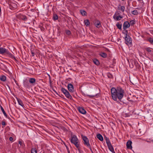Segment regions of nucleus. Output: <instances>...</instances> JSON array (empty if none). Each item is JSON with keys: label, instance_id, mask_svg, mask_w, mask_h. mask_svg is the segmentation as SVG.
<instances>
[{"label": "nucleus", "instance_id": "1", "mask_svg": "<svg viewBox=\"0 0 153 153\" xmlns=\"http://www.w3.org/2000/svg\"><path fill=\"white\" fill-rule=\"evenodd\" d=\"M111 96L113 99L116 101L117 98L119 100L121 99L123 97L125 91L121 87H117L116 88H112L111 90Z\"/></svg>", "mask_w": 153, "mask_h": 153}, {"label": "nucleus", "instance_id": "2", "mask_svg": "<svg viewBox=\"0 0 153 153\" xmlns=\"http://www.w3.org/2000/svg\"><path fill=\"white\" fill-rule=\"evenodd\" d=\"M72 143H73L78 149V150H80V147H79V143L78 140L75 135H73L71 137V140Z\"/></svg>", "mask_w": 153, "mask_h": 153}, {"label": "nucleus", "instance_id": "3", "mask_svg": "<svg viewBox=\"0 0 153 153\" xmlns=\"http://www.w3.org/2000/svg\"><path fill=\"white\" fill-rule=\"evenodd\" d=\"M0 54H6L8 55L10 57L16 59L15 57L11 53L9 52L8 50L2 47H0Z\"/></svg>", "mask_w": 153, "mask_h": 153}, {"label": "nucleus", "instance_id": "4", "mask_svg": "<svg viewBox=\"0 0 153 153\" xmlns=\"http://www.w3.org/2000/svg\"><path fill=\"white\" fill-rule=\"evenodd\" d=\"M81 137L83 141V143L84 145L88 147L92 152V151L91 146L90 144L89 140L88 138L86 136H84L82 135H81Z\"/></svg>", "mask_w": 153, "mask_h": 153}, {"label": "nucleus", "instance_id": "5", "mask_svg": "<svg viewBox=\"0 0 153 153\" xmlns=\"http://www.w3.org/2000/svg\"><path fill=\"white\" fill-rule=\"evenodd\" d=\"M104 139L105 140L106 143L110 151L113 153H115L114 151L113 147L111 143L109 138L107 137H104Z\"/></svg>", "mask_w": 153, "mask_h": 153}, {"label": "nucleus", "instance_id": "6", "mask_svg": "<svg viewBox=\"0 0 153 153\" xmlns=\"http://www.w3.org/2000/svg\"><path fill=\"white\" fill-rule=\"evenodd\" d=\"M61 90L67 98L71 100H73L72 97L71 96L69 92L67 90L63 88H61Z\"/></svg>", "mask_w": 153, "mask_h": 153}, {"label": "nucleus", "instance_id": "7", "mask_svg": "<svg viewBox=\"0 0 153 153\" xmlns=\"http://www.w3.org/2000/svg\"><path fill=\"white\" fill-rule=\"evenodd\" d=\"M125 43L128 45H132V40L131 38L129 36H125Z\"/></svg>", "mask_w": 153, "mask_h": 153}, {"label": "nucleus", "instance_id": "8", "mask_svg": "<svg viewBox=\"0 0 153 153\" xmlns=\"http://www.w3.org/2000/svg\"><path fill=\"white\" fill-rule=\"evenodd\" d=\"M68 88L69 91L71 92H73L74 91V89L73 85L69 83L68 85Z\"/></svg>", "mask_w": 153, "mask_h": 153}, {"label": "nucleus", "instance_id": "9", "mask_svg": "<svg viewBox=\"0 0 153 153\" xmlns=\"http://www.w3.org/2000/svg\"><path fill=\"white\" fill-rule=\"evenodd\" d=\"M130 26L129 23L128 21H126L123 24V29L124 30H125L127 28L129 27Z\"/></svg>", "mask_w": 153, "mask_h": 153}, {"label": "nucleus", "instance_id": "10", "mask_svg": "<svg viewBox=\"0 0 153 153\" xmlns=\"http://www.w3.org/2000/svg\"><path fill=\"white\" fill-rule=\"evenodd\" d=\"M132 142L131 140H128L127 143H126V147L128 149H131L132 148V146H131V144Z\"/></svg>", "mask_w": 153, "mask_h": 153}, {"label": "nucleus", "instance_id": "11", "mask_svg": "<svg viewBox=\"0 0 153 153\" xmlns=\"http://www.w3.org/2000/svg\"><path fill=\"white\" fill-rule=\"evenodd\" d=\"M78 109L81 113L84 114H86V111L83 108L79 107L78 108Z\"/></svg>", "mask_w": 153, "mask_h": 153}, {"label": "nucleus", "instance_id": "12", "mask_svg": "<svg viewBox=\"0 0 153 153\" xmlns=\"http://www.w3.org/2000/svg\"><path fill=\"white\" fill-rule=\"evenodd\" d=\"M118 10H121L123 13L125 11V7L124 6H121L119 4L117 8Z\"/></svg>", "mask_w": 153, "mask_h": 153}, {"label": "nucleus", "instance_id": "13", "mask_svg": "<svg viewBox=\"0 0 153 153\" xmlns=\"http://www.w3.org/2000/svg\"><path fill=\"white\" fill-rule=\"evenodd\" d=\"M94 25L98 28H99L101 26L100 22L98 20H97L95 22Z\"/></svg>", "mask_w": 153, "mask_h": 153}, {"label": "nucleus", "instance_id": "14", "mask_svg": "<svg viewBox=\"0 0 153 153\" xmlns=\"http://www.w3.org/2000/svg\"><path fill=\"white\" fill-rule=\"evenodd\" d=\"M134 62H135V60L133 59L130 60L129 66L131 68H133L134 67Z\"/></svg>", "mask_w": 153, "mask_h": 153}, {"label": "nucleus", "instance_id": "15", "mask_svg": "<svg viewBox=\"0 0 153 153\" xmlns=\"http://www.w3.org/2000/svg\"><path fill=\"white\" fill-rule=\"evenodd\" d=\"M16 100L18 101V102L19 105L23 107L24 106V105L22 101L20 99H19V98L17 97H16Z\"/></svg>", "mask_w": 153, "mask_h": 153}, {"label": "nucleus", "instance_id": "16", "mask_svg": "<svg viewBox=\"0 0 153 153\" xmlns=\"http://www.w3.org/2000/svg\"><path fill=\"white\" fill-rule=\"evenodd\" d=\"M97 137L100 141H102L103 140V137L100 134H97Z\"/></svg>", "mask_w": 153, "mask_h": 153}, {"label": "nucleus", "instance_id": "17", "mask_svg": "<svg viewBox=\"0 0 153 153\" xmlns=\"http://www.w3.org/2000/svg\"><path fill=\"white\" fill-rule=\"evenodd\" d=\"M93 62L94 63L97 65H98L100 64V62L99 60L96 59H93Z\"/></svg>", "mask_w": 153, "mask_h": 153}, {"label": "nucleus", "instance_id": "18", "mask_svg": "<svg viewBox=\"0 0 153 153\" xmlns=\"http://www.w3.org/2000/svg\"><path fill=\"white\" fill-rule=\"evenodd\" d=\"M145 50L146 51H147L150 53L151 54H153V51H152L151 50L150 48H145Z\"/></svg>", "mask_w": 153, "mask_h": 153}, {"label": "nucleus", "instance_id": "19", "mask_svg": "<svg viewBox=\"0 0 153 153\" xmlns=\"http://www.w3.org/2000/svg\"><path fill=\"white\" fill-rule=\"evenodd\" d=\"M80 13L83 16H86L87 15V13L86 12L83 10H81L80 11Z\"/></svg>", "mask_w": 153, "mask_h": 153}, {"label": "nucleus", "instance_id": "20", "mask_svg": "<svg viewBox=\"0 0 153 153\" xmlns=\"http://www.w3.org/2000/svg\"><path fill=\"white\" fill-rule=\"evenodd\" d=\"M134 63V66L136 67V69H139L140 68L139 64L135 60Z\"/></svg>", "mask_w": 153, "mask_h": 153}, {"label": "nucleus", "instance_id": "21", "mask_svg": "<svg viewBox=\"0 0 153 153\" xmlns=\"http://www.w3.org/2000/svg\"><path fill=\"white\" fill-rule=\"evenodd\" d=\"M0 80L2 81H5L6 80V77L4 75L0 76Z\"/></svg>", "mask_w": 153, "mask_h": 153}, {"label": "nucleus", "instance_id": "22", "mask_svg": "<svg viewBox=\"0 0 153 153\" xmlns=\"http://www.w3.org/2000/svg\"><path fill=\"white\" fill-rule=\"evenodd\" d=\"M0 108H1V111H2L3 114H4V115L6 117H7V115L6 113L5 112V111H4V109H3V108L1 105L0 106Z\"/></svg>", "mask_w": 153, "mask_h": 153}, {"label": "nucleus", "instance_id": "23", "mask_svg": "<svg viewBox=\"0 0 153 153\" xmlns=\"http://www.w3.org/2000/svg\"><path fill=\"white\" fill-rule=\"evenodd\" d=\"M100 55L103 58H106L107 57V54L105 53L102 52L100 54Z\"/></svg>", "mask_w": 153, "mask_h": 153}, {"label": "nucleus", "instance_id": "24", "mask_svg": "<svg viewBox=\"0 0 153 153\" xmlns=\"http://www.w3.org/2000/svg\"><path fill=\"white\" fill-rule=\"evenodd\" d=\"M84 22L86 26H88L90 25V22L88 19H86L84 21Z\"/></svg>", "mask_w": 153, "mask_h": 153}, {"label": "nucleus", "instance_id": "25", "mask_svg": "<svg viewBox=\"0 0 153 153\" xmlns=\"http://www.w3.org/2000/svg\"><path fill=\"white\" fill-rule=\"evenodd\" d=\"M29 82L30 83L33 84L35 83V79L33 78H30L29 80Z\"/></svg>", "mask_w": 153, "mask_h": 153}, {"label": "nucleus", "instance_id": "26", "mask_svg": "<svg viewBox=\"0 0 153 153\" xmlns=\"http://www.w3.org/2000/svg\"><path fill=\"white\" fill-rule=\"evenodd\" d=\"M120 13L118 11H117L115 13V14L114 16H113V18L114 19H116V16H117V15H120Z\"/></svg>", "mask_w": 153, "mask_h": 153}, {"label": "nucleus", "instance_id": "27", "mask_svg": "<svg viewBox=\"0 0 153 153\" xmlns=\"http://www.w3.org/2000/svg\"><path fill=\"white\" fill-rule=\"evenodd\" d=\"M21 19L26 21L27 20V18L25 16H22L21 17Z\"/></svg>", "mask_w": 153, "mask_h": 153}, {"label": "nucleus", "instance_id": "28", "mask_svg": "<svg viewBox=\"0 0 153 153\" xmlns=\"http://www.w3.org/2000/svg\"><path fill=\"white\" fill-rule=\"evenodd\" d=\"M131 13L134 15H137L138 14L137 11L136 10H134L133 11H132Z\"/></svg>", "mask_w": 153, "mask_h": 153}, {"label": "nucleus", "instance_id": "29", "mask_svg": "<svg viewBox=\"0 0 153 153\" xmlns=\"http://www.w3.org/2000/svg\"><path fill=\"white\" fill-rule=\"evenodd\" d=\"M58 19V16L56 14H55L53 15V19L54 20H57Z\"/></svg>", "mask_w": 153, "mask_h": 153}, {"label": "nucleus", "instance_id": "30", "mask_svg": "<svg viewBox=\"0 0 153 153\" xmlns=\"http://www.w3.org/2000/svg\"><path fill=\"white\" fill-rule=\"evenodd\" d=\"M123 17L120 15H119L118 16H116V19L117 21L120 20L121 19L123 18Z\"/></svg>", "mask_w": 153, "mask_h": 153}, {"label": "nucleus", "instance_id": "31", "mask_svg": "<svg viewBox=\"0 0 153 153\" xmlns=\"http://www.w3.org/2000/svg\"><path fill=\"white\" fill-rule=\"evenodd\" d=\"M97 95V94H96L95 95H86V96L88 97L89 98H93V97H95Z\"/></svg>", "mask_w": 153, "mask_h": 153}, {"label": "nucleus", "instance_id": "32", "mask_svg": "<svg viewBox=\"0 0 153 153\" xmlns=\"http://www.w3.org/2000/svg\"><path fill=\"white\" fill-rule=\"evenodd\" d=\"M148 41L152 45H153V38H149L148 39Z\"/></svg>", "mask_w": 153, "mask_h": 153}, {"label": "nucleus", "instance_id": "33", "mask_svg": "<svg viewBox=\"0 0 153 153\" xmlns=\"http://www.w3.org/2000/svg\"><path fill=\"white\" fill-rule=\"evenodd\" d=\"M37 151L36 148H33L31 150V153H37Z\"/></svg>", "mask_w": 153, "mask_h": 153}, {"label": "nucleus", "instance_id": "34", "mask_svg": "<svg viewBox=\"0 0 153 153\" xmlns=\"http://www.w3.org/2000/svg\"><path fill=\"white\" fill-rule=\"evenodd\" d=\"M135 23V21L134 20H132L130 21V22L129 24L130 25H133Z\"/></svg>", "mask_w": 153, "mask_h": 153}, {"label": "nucleus", "instance_id": "35", "mask_svg": "<svg viewBox=\"0 0 153 153\" xmlns=\"http://www.w3.org/2000/svg\"><path fill=\"white\" fill-rule=\"evenodd\" d=\"M116 26L120 30L121 29L122 25L121 24H120L118 23L116 24Z\"/></svg>", "mask_w": 153, "mask_h": 153}, {"label": "nucleus", "instance_id": "36", "mask_svg": "<svg viewBox=\"0 0 153 153\" xmlns=\"http://www.w3.org/2000/svg\"><path fill=\"white\" fill-rule=\"evenodd\" d=\"M107 76L109 78H113V75L110 73H108V74Z\"/></svg>", "mask_w": 153, "mask_h": 153}, {"label": "nucleus", "instance_id": "37", "mask_svg": "<svg viewBox=\"0 0 153 153\" xmlns=\"http://www.w3.org/2000/svg\"><path fill=\"white\" fill-rule=\"evenodd\" d=\"M66 33L67 35H69L71 34V31L68 30H66Z\"/></svg>", "mask_w": 153, "mask_h": 153}, {"label": "nucleus", "instance_id": "38", "mask_svg": "<svg viewBox=\"0 0 153 153\" xmlns=\"http://www.w3.org/2000/svg\"><path fill=\"white\" fill-rule=\"evenodd\" d=\"M125 30V33H126V34H125L126 36H129V35H128V30H126V29Z\"/></svg>", "mask_w": 153, "mask_h": 153}, {"label": "nucleus", "instance_id": "39", "mask_svg": "<svg viewBox=\"0 0 153 153\" xmlns=\"http://www.w3.org/2000/svg\"><path fill=\"white\" fill-rule=\"evenodd\" d=\"M1 125L4 126L6 125V123L5 122L3 121H2L1 122Z\"/></svg>", "mask_w": 153, "mask_h": 153}, {"label": "nucleus", "instance_id": "40", "mask_svg": "<svg viewBox=\"0 0 153 153\" xmlns=\"http://www.w3.org/2000/svg\"><path fill=\"white\" fill-rule=\"evenodd\" d=\"M13 138L12 137H10L9 138V140L10 141H12L13 140Z\"/></svg>", "mask_w": 153, "mask_h": 153}, {"label": "nucleus", "instance_id": "41", "mask_svg": "<svg viewBox=\"0 0 153 153\" xmlns=\"http://www.w3.org/2000/svg\"><path fill=\"white\" fill-rule=\"evenodd\" d=\"M45 146V144H42L41 145V147H42V149L43 148V146Z\"/></svg>", "mask_w": 153, "mask_h": 153}, {"label": "nucleus", "instance_id": "42", "mask_svg": "<svg viewBox=\"0 0 153 153\" xmlns=\"http://www.w3.org/2000/svg\"><path fill=\"white\" fill-rule=\"evenodd\" d=\"M19 144L20 145H22V141H19Z\"/></svg>", "mask_w": 153, "mask_h": 153}, {"label": "nucleus", "instance_id": "43", "mask_svg": "<svg viewBox=\"0 0 153 153\" xmlns=\"http://www.w3.org/2000/svg\"><path fill=\"white\" fill-rule=\"evenodd\" d=\"M31 54H32V56H34L35 55V53L34 52H31Z\"/></svg>", "mask_w": 153, "mask_h": 153}, {"label": "nucleus", "instance_id": "44", "mask_svg": "<svg viewBox=\"0 0 153 153\" xmlns=\"http://www.w3.org/2000/svg\"><path fill=\"white\" fill-rule=\"evenodd\" d=\"M53 91H54V92L56 93L58 95H59V94H58V93L56 91H55V90H53Z\"/></svg>", "mask_w": 153, "mask_h": 153}, {"label": "nucleus", "instance_id": "45", "mask_svg": "<svg viewBox=\"0 0 153 153\" xmlns=\"http://www.w3.org/2000/svg\"><path fill=\"white\" fill-rule=\"evenodd\" d=\"M44 89H42V90H40V91H41V92H42V91H43V92H44V91H44Z\"/></svg>", "mask_w": 153, "mask_h": 153}, {"label": "nucleus", "instance_id": "46", "mask_svg": "<svg viewBox=\"0 0 153 153\" xmlns=\"http://www.w3.org/2000/svg\"><path fill=\"white\" fill-rule=\"evenodd\" d=\"M39 100H42V99H41V98H39Z\"/></svg>", "mask_w": 153, "mask_h": 153}, {"label": "nucleus", "instance_id": "47", "mask_svg": "<svg viewBox=\"0 0 153 153\" xmlns=\"http://www.w3.org/2000/svg\"><path fill=\"white\" fill-rule=\"evenodd\" d=\"M68 153H70L69 150H68Z\"/></svg>", "mask_w": 153, "mask_h": 153}, {"label": "nucleus", "instance_id": "48", "mask_svg": "<svg viewBox=\"0 0 153 153\" xmlns=\"http://www.w3.org/2000/svg\"><path fill=\"white\" fill-rule=\"evenodd\" d=\"M39 103H40V104L41 105V103H42V102H39Z\"/></svg>", "mask_w": 153, "mask_h": 153}, {"label": "nucleus", "instance_id": "49", "mask_svg": "<svg viewBox=\"0 0 153 153\" xmlns=\"http://www.w3.org/2000/svg\"><path fill=\"white\" fill-rule=\"evenodd\" d=\"M39 80L40 81H42V80L41 79H39Z\"/></svg>", "mask_w": 153, "mask_h": 153}, {"label": "nucleus", "instance_id": "50", "mask_svg": "<svg viewBox=\"0 0 153 153\" xmlns=\"http://www.w3.org/2000/svg\"><path fill=\"white\" fill-rule=\"evenodd\" d=\"M40 138H42V137H40Z\"/></svg>", "mask_w": 153, "mask_h": 153}, {"label": "nucleus", "instance_id": "51", "mask_svg": "<svg viewBox=\"0 0 153 153\" xmlns=\"http://www.w3.org/2000/svg\"><path fill=\"white\" fill-rule=\"evenodd\" d=\"M122 1H124V0H122Z\"/></svg>", "mask_w": 153, "mask_h": 153}]
</instances>
